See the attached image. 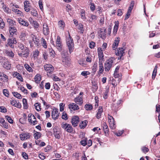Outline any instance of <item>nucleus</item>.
<instances>
[{
	"mask_svg": "<svg viewBox=\"0 0 160 160\" xmlns=\"http://www.w3.org/2000/svg\"><path fill=\"white\" fill-rule=\"evenodd\" d=\"M67 45L68 47L70 53L72 52L74 49V44L72 38L69 35V37L67 38Z\"/></svg>",
	"mask_w": 160,
	"mask_h": 160,
	"instance_id": "nucleus-1",
	"label": "nucleus"
},
{
	"mask_svg": "<svg viewBox=\"0 0 160 160\" xmlns=\"http://www.w3.org/2000/svg\"><path fill=\"white\" fill-rule=\"evenodd\" d=\"M115 59L113 58H111L107 60L105 63L104 67L105 71H109L111 68L112 63Z\"/></svg>",
	"mask_w": 160,
	"mask_h": 160,
	"instance_id": "nucleus-2",
	"label": "nucleus"
},
{
	"mask_svg": "<svg viewBox=\"0 0 160 160\" xmlns=\"http://www.w3.org/2000/svg\"><path fill=\"white\" fill-rule=\"evenodd\" d=\"M45 70L47 71V74L49 76L52 74L54 70V68L52 65L50 64H47L44 66Z\"/></svg>",
	"mask_w": 160,
	"mask_h": 160,
	"instance_id": "nucleus-3",
	"label": "nucleus"
},
{
	"mask_svg": "<svg viewBox=\"0 0 160 160\" xmlns=\"http://www.w3.org/2000/svg\"><path fill=\"white\" fill-rule=\"evenodd\" d=\"M29 54V51L28 48H25V49L22 50L21 52H18V54L19 57L27 58Z\"/></svg>",
	"mask_w": 160,
	"mask_h": 160,
	"instance_id": "nucleus-4",
	"label": "nucleus"
},
{
	"mask_svg": "<svg viewBox=\"0 0 160 160\" xmlns=\"http://www.w3.org/2000/svg\"><path fill=\"white\" fill-rule=\"evenodd\" d=\"M28 122L34 125L37 124L38 122L36 120L35 117L32 114H29L28 115Z\"/></svg>",
	"mask_w": 160,
	"mask_h": 160,
	"instance_id": "nucleus-5",
	"label": "nucleus"
},
{
	"mask_svg": "<svg viewBox=\"0 0 160 160\" xmlns=\"http://www.w3.org/2000/svg\"><path fill=\"white\" fill-rule=\"evenodd\" d=\"M17 41L15 38H8L7 40V43L6 44V46H9L11 48H14V46L13 44H16L17 43Z\"/></svg>",
	"mask_w": 160,
	"mask_h": 160,
	"instance_id": "nucleus-6",
	"label": "nucleus"
},
{
	"mask_svg": "<svg viewBox=\"0 0 160 160\" xmlns=\"http://www.w3.org/2000/svg\"><path fill=\"white\" fill-rule=\"evenodd\" d=\"M108 118L110 127L112 129H115L116 128V126L115 123L114 118L112 116L108 115Z\"/></svg>",
	"mask_w": 160,
	"mask_h": 160,
	"instance_id": "nucleus-7",
	"label": "nucleus"
},
{
	"mask_svg": "<svg viewBox=\"0 0 160 160\" xmlns=\"http://www.w3.org/2000/svg\"><path fill=\"white\" fill-rule=\"evenodd\" d=\"M59 114L58 109L56 108H53L52 111L51 115L52 119L54 120L58 119L59 116Z\"/></svg>",
	"mask_w": 160,
	"mask_h": 160,
	"instance_id": "nucleus-8",
	"label": "nucleus"
},
{
	"mask_svg": "<svg viewBox=\"0 0 160 160\" xmlns=\"http://www.w3.org/2000/svg\"><path fill=\"white\" fill-rule=\"evenodd\" d=\"M79 121V118L77 116H73L72 119L71 123L74 127L77 126Z\"/></svg>",
	"mask_w": 160,
	"mask_h": 160,
	"instance_id": "nucleus-9",
	"label": "nucleus"
},
{
	"mask_svg": "<svg viewBox=\"0 0 160 160\" xmlns=\"http://www.w3.org/2000/svg\"><path fill=\"white\" fill-rule=\"evenodd\" d=\"M62 64L65 67H69L71 64V60L69 58L62 59Z\"/></svg>",
	"mask_w": 160,
	"mask_h": 160,
	"instance_id": "nucleus-10",
	"label": "nucleus"
},
{
	"mask_svg": "<svg viewBox=\"0 0 160 160\" xmlns=\"http://www.w3.org/2000/svg\"><path fill=\"white\" fill-rule=\"evenodd\" d=\"M103 49L100 47L98 48V55L99 61H104V55L103 52Z\"/></svg>",
	"mask_w": 160,
	"mask_h": 160,
	"instance_id": "nucleus-11",
	"label": "nucleus"
},
{
	"mask_svg": "<svg viewBox=\"0 0 160 160\" xmlns=\"http://www.w3.org/2000/svg\"><path fill=\"white\" fill-rule=\"evenodd\" d=\"M97 19V17L95 15L90 14L88 17V21L89 23H92L95 22Z\"/></svg>",
	"mask_w": 160,
	"mask_h": 160,
	"instance_id": "nucleus-12",
	"label": "nucleus"
},
{
	"mask_svg": "<svg viewBox=\"0 0 160 160\" xmlns=\"http://www.w3.org/2000/svg\"><path fill=\"white\" fill-rule=\"evenodd\" d=\"M43 32L45 35H48L49 33V28L47 24L44 23L43 25Z\"/></svg>",
	"mask_w": 160,
	"mask_h": 160,
	"instance_id": "nucleus-13",
	"label": "nucleus"
},
{
	"mask_svg": "<svg viewBox=\"0 0 160 160\" xmlns=\"http://www.w3.org/2000/svg\"><path fill=\"white\" fill-rule=\"evenodd\" d=\"M18 22L20 24L25 27H28L29 25V23L28 22L25 20L22 19L21 18H18Z\"/></svg>",
	"mask_w": 160,
	"mask_h": 160,
	"instance_id": "nucleus-14",
	"label": "nucleus"
},
{
	"mask_svg": "<svg viewBox=\"0 0 160 160\" xmlns=\"http://www.w3.org/2000/svg\"><path fill=\"white\" fill-rule=\"evenodd\" d=\"M56 46L58 50L60 51L62 49V45L60 42V38L58 36L56 40Z\"/></svg>",
	"mask_w": 160,
	"mask_h": 160,
	"instance_id": "nucleus-15",
	"label": "nucleus"
},
{
	"mask_svg": "<svg viewBox=\"0 0 160 160\" xmlns=\"http://www.w3.org/2000/svg\"><path fill=\"white\" fill-rule=\"evenodd\" d=\"M31 36L32 38V40L36 45L37 46L40 45V44L39 42L40 40L39 38H38L36 36L33 34H32Z\"/></svg>",
	"mask_w": 160,
	"mask_h": 160,
	"instance_id": "nucleus-16",
	"label": "nucleus"
},
{
	"mask_svg": "<svg viewBox=\"0 0 160 160\" xmlns=\"http://www.w3.org/2000/svg\"><path fill=\"white\" fill-rule=\"evenodd\" d=\"M20 138L22 140H24L30 138V135L28 133L21 134L20 135Z\"/></svg>",
	"mask_w": 160,
	"mask_h": 160,
	"instance_id": "nucleus-17",
	"label": "nucleus"
},
{
	"mask_svg": "<svg viewBox=\"0 0 160 160\" xmlns=\"http://www.w3.org/2000/svg\"><path fill=\"white\" fill-rule=\"evenodd\" d=\"M68 108L70 109L73 110H77L79 109L78 106L75 103H72L68 105Z\"/></svg>",
	"mask_w": 160,
	"mask_h": 160,
	"instance_id": "nucleus-18",
	"label": "nucleus"
},
{
	"mask_svg": "<svg viewBox=\"0 0 160 160\" xmlns=\"http://www.w3.org/2000/svg\"><path fill=\"white\" fill-rule=\"evenodd\" d=\"M3 68L8 70L10 69L11 68V64L7 60H5L4 63L3 64Z\"/></svg>",
	"mask_w": 160,
	"mask_h": 160,
	"instance_id": "nucleus-19",
	"label": "nucleus"
},
{
	"mask_svg": "<svg viewBox=\"0 0 160 160\" xmlns=\"http://www.w3.org/2000/svg\"><path fill=\"white\" fill-rule=\"evenodd\" d=\"M102 126L103 127L105 134L107 136L108 132V128L106 123L105 122H103L102 124Z\"/></svg>",
	"mask_w": 160,
	"mask_h": 160,
	"instance_id": "nucleus-20",
	"label": "nucleus"
},
{
	"mask_svg": "<svg viewBox=\"0 0 160 160\" xmlns=\"http://www.w3.org/2000/svg\"><path fill=\"white\" fill-rule=\"evenodd\" d=\"M74 102L77 104L81 105L82 103V99L81 96H79L74 99Z\"/></svg>",
	"mask_w": 160,
	"mask_h": 160,
	"instance_id": "nucleus-21",
	"label": "nucleus"
},
{
	"mask_svg": "<svg viewBox=\"0 0 160 160\" xmlns=\"http://www.w3.org/2000/svg\"><path fill=\"white\" fill-rule=\"evenodd\" d=\"M68 52L67 50H63L61 53V59L66 58H69L68 56Z\"/></svg>",
	"mask_w": 160,
	"mask_h": 160,
	"instance_id": "nucleus-22",
	"label": "nucleus"
},
{
	"mask_svg": "<svg viewBox=\"0 0 160 160\" xmlns=\"http://www.w3.org/2000/svg\"><path fill=\"white\" fill-rule=\"evenodd\" d=\"M9 30L11 35H12V34H16L17 30L15 27H9Z\"/></svg>",
	"mask_w": 160,
	"mask_h": 160,
	"instance_id": "nucleus-23",
	"label": "nucleus"
},
{
	"mask_svg": "<svg viewBox=\"0 0 160 160\" xmlns=\"http://www.w3.org/2000/svg\"><path fill=\"white\" fill-rule=\"evenodd\" d=\"M124 49H123L122 48H119L118 49V55L120 56V58H121V57L123 55L124 53Z\"/></svg>",
	"mask_w": 160,
	"mask_h": 160,
	"instance_id": "nucleus-24",
	"label": "nucleus"
},
{
	"mask_svg": "<svg viewBox=\"0 0 160 160\" xmlns=\"http://www.w3.org/2000/svg\"><path fill=\"white\" fill-rule=\"evenodd\" d=\"M54 133L53 134L56 138L59 139L60 138V132L57 131L56 129H53Z\"/></svg>",
	"mask_w": 160,
	"mask_h": 160,
	"instance_id": "nucleus-25",
	"label": "nucleus"
},
{
	"mask_svg": "<svg viewBox=\"0 0 160 160\" xmlns=\"http://www.w3.org/2000/svg\"><path fill=\"white\" fill-rule=\"evenodd\" d=\"M7 22L9 24V27H14L16 25V22L10 19H7Z\"/></svg>",
	"mask_w": 160,
	"mask_h": 160,
	"instance_id": "nucleus-26",
	"label": "nucleus"
},
{
	"mask_svg": "<svg viewBox=\"0 0 160 160\" xmlns=\"http://www.w3.org/2000/svg\"><path fill=\"white\" fill-rule=\"evenodd\" d=\"M88 122L87 120H84L81 122L79 125V127L81 128H85Z\"/></svg>",
	"mask_w": 160,
	"mask_h": 160,
	"instance_id": "nucleus-27",
	"label": "nucleus"
},
{
	"mask_svg": "<svg viewBox=\"0 0 160 160\" xmlns=\"http://www.w3.org/2000/svg\"><path fill=\"white\" fill-rule=\"evenodd\" d=\"M102 107H100L98 109V111L96 115V117L97 118L99 119L101 117V114L102 112Z\"/></svg>",
	"mask_w": 160,
	"mask_h": 160,
	"instance_id": "nucleus-28",
	"label": "nucleus"
},
{
	"mask_svg": "<svg viewBox=\"0 0 160 160\" xmlns=\"http://www.w3.org/2000/svg\"><path fill=\"white\" fill-rule=\"evenodd\" d=\"M58 25L60 29H63L65 26V24L63 21L61 20L58 22Z\"/></svg>",
	"mask_w": 160,
	"mask_h": 160,
	"instance_id": "nucleus-29",
	"label": "nucleus"
},
{
	"mask_svg": "<svg viewBox=\"0 0 160 160\" xmlns=\"http://www.w3.org/2000/svg\"><path fill=\"white\" fill-rule=\"evenodd\" d=\"M158 68V66L157 65H156L154 67V69L153 70V73L152 74V79H154L157 74V70Z\"/></svg>",
	"mask_w": 160,
	"mask_h": 160,
	"instance_id": "nucleus-30",
	"label": "nucleus"
},
{
	"mask_svg": "<svg viewBox=\"0 0 160 160\" xmlns=\"http://www.w3.org/2000/svg\"><path fill=\"white\" fill-rule=\"evenodd\" d=\"M24 67L29 72H32L33 71V70L32 69L31 67L30 66L27 64H25L24 65Z\"/></svg>",
	"mask_w": 160,
	"mask_h": 160,
	"instance_id": "nucleus-31",
	"label": "nucleus"
},
{
	"mask_svg": "<svg viewBox=\"0 0 160 160\" xmlns=\"http://www.w3.org/2000/svg\"><path fill=\"white\" fill-rule=\"evenodd\" d=\"M2 8L5 12L7 13H11V10L6 5H3L2 6Z\"/></svg>",
	"mask_w": 160,
	"mask_h": 160,
	"instance_id": "nucleus-32",
	"label": "nucleus"
},
{
	"mask_svg": "<svg viewBox=\"0 0 160 160\" xmlns=\"http://www.w3.org/2000/svg\"><path fill=\"white\" fill-rule=\"evenodd\" d=\"M80 16L81 18L83 20H86V18L85 16V11L83 10H82L80 12Z\"/></svg>",
	"mask_w": 160,
	"mask_h": 160,
	"instance_id": "nucleus-33",
	"label": "nucleus"
},
{
	"mask_svg": "<svg viewBox=\"0 0 160 160\" xmlns=\"http://www.w3.org/2000/svg\"><path fill=\"white\" fill-rule=\"evenodd\" d=\"M41 42L42 46L45 48H47V44L46 41L43 38H42L41 39Z\"/></svg>",
	"mask_w": 160,
	"mask_h": 160,
	"instance_id": "nucleus-34",
	"label": "nucleus"
},
{
	"mask_svg": "<svg viewBox=\"0 0 160 160\" xmlns=\"http://www.w3.org/2000/svg\"><path fill=\"white\" fill-rule=\"evenodd\" d=\"M84 108L87 110H91L92 109V106L90 104H86L85 105Z\"/></svg>",
	"mask_w": 160,
	"mask_h": 160,
	"instance_id": "nucleus-35",
	"label": "nucleus"
},
{
	"mask_svg": "<svg viewBox=\"0 0 160 160\" xmlns=\"http://www.w3.org/2000/svg\"><path fill=\"white\" fill-rule=\"evenodd\" d=\"M106 30L105 29L104 30V32L102 31H101L100 33L99 34L100 37L102 38L103 39H104L106 38V32H105Z\"/></svg>",
	"mask_w": 160,
	"mask_h": 160,
	"instance_id": "nucleus-36",
	"label": "nucleus"
},
{
	"mask_svg": "<svg viewBox=\"0 0 160 160\" xmlns=\"http://www.w3.org/2000/svg\"><path fill=\"white\" fill-rule=\"evenodd\" d=\"M35 108L38 111H40L41 110V106L40 104L38 103H36L34 105Z\"/></svg>",
	"mask_w": 160,
	"mask_h": 160,
	"instance_id": "nucleus-37",
	"label": "nucleus"
},
{
	"mask_svg": "<svg viewBox=\"0 0 160 160\" xmlns=\"http://www.w3.org/2000/svg\"><path fill=\"white\" fill-rule=\"evenodd\" d=\"M103 61H99V71H101L100 73H101L104 70V68L102 64V62Z\"/></svg>",
	"mask_w": 160,
	"mask_h": 160,
	"instance_id": "nucleus-38",
	"label": "nucleus"
},
{
	"mask_svg": "<svg viewBox=\"0 0 160 160\" xmlns=\"http://www.w3.org/2000/svg\"><path fill=\"white\" fill-rule=\"evenodd\" d=\"M68 132H71L73 131V128L70 124L68 125L66 129L65 130Z\"/></svg>",
	"mask_w": 160,
	"mask_h": 160,
	"instance_id": "nucleus-39",
	"label": "nucleus"
},
{
	"mask_svg": "<svg viewBox=\"0 0 160 160\" xmlns=\"http://www.w3.org/2000/svg\"><path fill=\"white\" fill-rule=\"evenodd\" d=\"M1 77H2V79L4 80V82H7L8 80V76H7L6 74L4 73H2L1 74Z\"/></svg>",
	"mask_w": 160,
	"mask_h": 160,
	"instance_id": "nucleus-40",
	"label": "nucleus"
},
{
	"mask_svg": "<svg viewBox=\"0 0 160 160\" xmlns=\"http://www.w3.org/2000/svg\"><path fill=\"white\" fill-rule=\"evenodd\" d=\"M41 135V133L40 132H36L34 133V136L35 138L36 139H38L39 138Z\"/></svg>",
	"mask_w": 160,
	"mask_h": 160,
	"instance_id": "nucleus-41",
	"label": "nucleus"
},
{
	"mask_svg": "<svg viewBox=\"0 0 160 160\" xmlns=\"http://www.w3.org/2000/svg\"><path fill=\"white\" fill-rule=\"evenodd\" d=\"M15 75L17 78L21 82H23V80L22 76L18 73L16 72L15 73Z\"/></svg>",
	"mask_w": 160,
	"mask_h": 160,
	"instance_id": "nucleus-42",
	"label": "nucleus"
},
{
	"mask_svg": "<svg viewBox=\"0 0 160 160\" xmlns=\"http://www.w3.org/2000/svg\"><path fill=\"white\" fill-rule=\"evenodd\" d=\"M118 23H116L114 27L113 28V33L114 34H115L117 32V30L118 29Z\"/></svg>",
	"mask_w": 160,
	"mask_h": 160,
	"instance_id": "nucleus-43",
	"label": "nucleus"
},
{
	"mask_svg": "<svg viewBox=\"0 0 160 160\" xmlns=\"http://www.w3.org/2000/svg\"><path fill=\"white\" fill-rule=\"evenodd\" d=\"M134 4V2L133 1H132L130 5L128 11H129V12H131L133 8Z\"/></svg>",
	"mask_w": 160,
	"mask_h": 160,
	"instance_id": "nucleus-44",
	"label": "nucleus"
},
{
	"mask_svg": "<svg viewBox=\"0 0 160 160\" xmlns=\"http://www.w3.org/2000/svg\"><path fill=\"white\" fill-rule=\"evenodd\" d=\"M12 94L14 95V96L16 97V98H18L21 99V94L17 92H12Z\"/></svg>",
	"mask_w": 160,
	"mask_h": 160,
	"instance_id": "nucleus-45",
	"label": "nucleus"
},
{
	"mask_svg": "<svg viewBox=\"0 0 160 160\" xmlns=\"http://www.w3.org/2000/svg\"><path fill=\"white\" fill-rule=\"evenodd\" d=\"M18 46L21 50H23L25 49V48H27V47H24V45L22 43L20 42H18Z\"/></svg>",
	"mask_w": 160,
	"mask_h": 160,
	"instance_id": "nucleus-46",
	"label": "nucleus"
},
{
	"mask_svg": "<svg viewBox=\"0 0 160 160\" xmlns=\"http://www.w3.org/2000/svg\"><path fill=\"white\" fill-rule=\"evenodd\" d=\"M6 118L7 119V120L10 123L12 124L13 123V120H12V119L11 118L7 115L5 116Z\"/></svg>",
	"mask_w": 160,
	"mask_h": 160,
	"instance_id": "nucleus-47",
	"label": "nucleus"
},
{
	"mask_svg": "<svg viewBox=\"0 0 160 160\" xmlns=\"http://www.w3.org/2000/svg\"><path fill=\"white\" fill-rule=\"evenodd\" d=\"M31 13L32 15L35 17H36L38 15L37 11L34 9L32 10L31 11Z\"/></svg>",
	"mask_w": 160,
	"mask_h": 160,
	"instance_id": "nucleus-48",
	"label": "nucleus"
},
{
	"mask_svg": "<svg viewBox=\"0 0 160 160\" xmlns=\"http://www.w3.org/2000/svg\"><path fill=\"white\" fill-rule=\"evenodd\" d=\"M41 79V77L40 75H37L35 77V80L36 82H38Z\"/></svg>",
	"mask_w": 160,
	"mask_h": 160,
	"instance_id": "nucleus-49",
	"label": "nucleus"
},
{
	"mask_svg": "<svg viewBox=\"0 0 160 160\" xmlns=\"http://www.w3.org/2000/svg\"><path fill=\"white\" fill-rule=\"evenodd\" d=\"M19 88L24 93L27 94L28 93L27 90L24 87L22 86L20 87Z\"/></svg>",
	"mask_w": 160,
	"mask_h": 160,
	"instance_id": "nucleus-50",
	"label": "nucleus"
},
{
	"mask_svg": "<svg viewBox=\"0 0 160 160\" xmlns=\"http://www.w3.org/2000/svg\"><path fill=\"white\" fill-rule=\"evenodd\" d=\"M3 92L5 96L7 97H8L9 96L8 91L7 89H4L3 91Z\"/></svg>",
	"mask_w": 160,
	"mask_h": 160,
	"instance_id": "nucleus-51",
	"label": "nucleus"
},
{
	"mask_svg": "<svg viewBox=\"0 0 160 160\" xmlns=\"http://www.w3.org/2000/svg\"><path fill=\"white\" fill-rule=\"evenodd\" d=\"M119 42V38L118 37H117V39H116L114 42H113L114 45H116L117 47L118 46V43Z\"/></svg>",
	"mask_w": 160,
	"mask_h": 160,
	"instance_id": "nucleus-52",
	"label": "nucleus"
},
{
	"mask_svg": "<svg viewBox=\"0 0 160 160\" xmlns=\"http://www.w3.org/2000/svg\"><path fill=\"white\" fill-rule=\"evenodd\" d=\"M62 119H63L65 120H67L68 119L67 114L64 112H63L62 115Z\"/></svg>",
	"mask_w": 160,
	"mask_h": 160,
	"instance_id": "nucleus-53",
	"label": "nucleus"
},
{
	"mask_svg": "<svg viewBox=\"0 0 160 160\" xmlns=\"http://www.w3.org/2000/svg\"><path fill=\"white\" fill-rule=\"evenodd\" d=\"M72 157L76 159H78L79 157V153L78 152H75L73 153Z\"/></svg>",
	"mask_w": 160,
	"mask_h": 160,
	"instance_id": "nucleus-54",
	"label": "nucleus"
},
{
	"mask_svg": "<svg viewBox=\"0 0 160 160\" xmlns=\"http://www.w3.org/2000/svg\"><path fill=\"white\" fill-rule=\"evenodd\" d=\"M39 8L42 11L43 10V5L42 2L41 0H39L38 2Z\"/></svg>",
	"mask_w": 160,
	"mask_h": 160,
	"instance_id": "nucleus-55",
	"label": "nucleus"
},
{
	"mask_svg": "<svg viewBox=\"0 0 160 160\" xmlns=\"http://www.w3.org/2000/svg\"><path fill=\"white\" fill-rule=\"evenodd\" d=\"M65 106V104L62 103H61L59 104L60 106V110L61 112H62L64 110V107Z\"/></svg>",
	"mask_w": 160,
	"mask_h": 160,
	"instance_id": "nucleus-56",
	"label": "nucleus"
},
{
	"mask_svg": "<svg viewBox=\"0 0 160 160\" xmlns=\"http://www.w3.org/2000/svg\"><path fill=\"white\" fill-rule=\"evenodd\" d=\"M7 111V109L4 107H0V112L5 113Z\"/></svg>",
	"mask_w": 160,
	"mask_h": 160,
	"instance_id": "nucleus-57",
	"label": "nucleus"
},
{
	"mask_svg": "<svg viewBox=\"0 0 160 160\" xmlns=\"http://www.w3.org/2000/svg\"><path fill=\"white\" fill-rule=\"evenodd\" d=\"M5 26V23L3 22V20H0V27L1 28H3Z\"/></svg>",
	"mask_w": 160,
	"mask_h": 160,
	"instance_id": "nucleus-58",
	"label": "nucleus"
},
{
	"mask_svg": "<svg viewBox=\"0 0 160 160\" xmlns=\"http://www.w3.org/2000/svg\"><path fill=\"white\" fill-rule=\"evenodd\" d=\"M142 150L143 152L146 153L148 151L149 149L146 147H143L142 148Z\"/></svg>",
	"mask_w": 160,
	"mask_h": 160,
	"instance_id": "nucleus-59",
	"label": "nucleus"
},
{
	"mask_svg": "<svg viewBox=\"0 0 160 160\" xmlns=\"http://www.w3.org/2000/svg\"><path fill=\"white\" fill-rule=\"evenodd\" d=\"M98 88V87L97 85V84H95L92 85V91L93 92H95L97 91Z\"/></svg>",
	"mask_w": 160,
	"mask_h": 160,
	"instance_id": "nucleus-60",
	"label": "nucleus"
},
{
	"mask_svg": "<svg viewBox=\"0 0 160 160\" xmlns=\"http://www.w3.org/2000/svg\"><path fill=\"white\" fill-rule=\"evenodd\" d=\"M24 7V9L27 12H29L30 10L31 9V6L30 5L25 6Z\"/></svg>",
	"mask_w": 160,
	"mask_h": 160,
	"instance_id": "nucleus-61",
	"label": "nucleus"
},
{
	"mask_svg": "<svg viewBox=\"0 0 160 160\" xmlns=\"http://www.w3.org/2000/svg\"><path fill=\"white\" fill-rule=\"evenodd\" d=\"M69 124L67 123H64V122L62 123V127L65 130L66 129Z\"/></svg>",
	"mask_w": 160,
	"mask_h": 160,
	"instance_id": "nucleus-62",
	"label": "nucleus"
},
{
	"mask_svg": "<svg viewBox=\"0 0 160 160\" xmlns=\"http://www.w3.org/2000/svg\"><path fill=\"white\" fill-rule=\"evenodd\" d=\"M95 45V43L93 42H91L89 44V47L91 48H93Z\"/></svg>",
	"mask_w": 160,
	"mask_h": 160,
	"instance_id": "nucleus-63",
	"label": "nucleus"
},
{
	"mask_svg": "<svg viewBox=\"0 0 160 160\" xmlns=\"http://www.w3.org/2000/svg\"><path fill=\"white\" fill-rule=\"evenodd\" d=\"M80 143L81 145L84 146H85L87 144V142L86 140L85 139H83L81 140L80 142Z\"/></svg>",
	"mask_w": 160,
	"mask_h": 160,
	"instance_id": "nucleus-64",
	"label": "nucleus"
}]
</instances>
